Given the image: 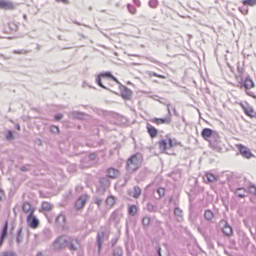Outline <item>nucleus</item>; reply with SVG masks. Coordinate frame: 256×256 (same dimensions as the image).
Here are the masks:
<instances>
[{
  "label": "nucleus",
  "instance_id": "obj_34",
  "mask_svg": "<svg viewBox=\"0 0 256 256\" xmlns=\"http://www.w3.org/2000/svg\"><path fill=\"white\" fill-rule=\"evenodd\" d=\"M242 2L244 6H254L256 5V0H243Z\"/></svg>",
  "mask_w": 256,
  "mask_h": 256
},
{
  "label": "nucleus",
  "instance_id": "obj_18",
  "mask_svg": "<svg viewBox=\"0 0 256 256\" xmlns=\"http://www.w3.org/2000/svg\"><path fill=\"white\" fill-rule=\"evenodd\" d=\"M118 171L112 168H108L106 170V178H115L118 174Z\"/></svg>",
  "mask_w": 256,
  "mask_h": 256
},
{
  "label": "nucleus",
  "instance_id": "obj_64",
  "mask_svg": "<svg viewBox=\"0 0 256 256\" xmlns=\"http://www.w3.org/2000/svg\"><path fill=\"white\" fill-rule=\"evenodd\" d=\"M75 241H76V243H78V239H76V240H75Z\"/></svg>",
  "mask_w": 256,
  "mask_h": 256
},
{
  "label": "nucleus",
  "instance_id": "obj_16",
  "mask_svg": "<svg viewBox=\"0 0 256 256\" xmlns=\"http://www.w3.org/2000/svg\"><path fill=\"white\" fill-rule=\"evenodd\" d=\"M142 190L138 186H134L132 190H129L128 193L130 196H132L135 198H138L141 194Z\"/></svg>",
  "mask_w": 256,
  "mask_h": 256
},
{
  "label": "nucleus",
  "instance_id": "obj_39",
  "mask_svg": "<svg viewBox=\"0 0 256 256\" xmlns=\"http://www.w3.org/2000/svg\"><path fill=\"white\" fill-rule=\"evenodd\" d=\"M113 254L114 256H121L122 254V249L120 248H116L114 250Z\"/></svg>",
  "mask_w": 256,
  "mask_h": 256
},
{
  "label": "nucleus",
  "instance_id": "obj_5",
  "mask_svg": "<svg viewBox=\"0 0 256 256\" xmlns=\"http://www.w3.org/2000/svg\"><path fill=\"white\" fill-rule=\"evenodd\" d=\"M178 144V142L175 139L172 140L171 138H168V145L166 140L162 139L158 142L160 148L163 152H166L168 148L174 147Z\"/></svg>",
  "mask_w": 256,
  "mask_h": 256
},
{
  "label": "nucleus",
  "instance_id": "obj_1",
  "mask_svg": "<svg viewBox=\"0 0 256 256\" xmlns=\"http://www.w3.org/2000/svg\"><path fill=\"white\" fill-rule=\"evenodd\" d=\"M54 246L56 249L68 248L71 251L77 250V248L74 244V238L66 236L58 237L54 242Z\"/></svg>",
  "mask_w": 256,
  "mask_h": 256
},
{
  "label": "nucleus",
  "instance_id": "obj_19",
  "mask_svg": "<svg viewBox=\"0 0 256 256\" xmlns=\"http://www.w3.org/2000/svg\"><path fill=\"white\" fill-rule=\"evenodd\" d=\"M222 232L224 235L230 236L232 234V228L228 224L227 222H226L222 228Z\"/></svg>",
  "mask_w": 256,
  "mask_h": 256
},
{
  "label": "nucleus",
  "instance_id": "obj_15",
  "mask_svg": "<svg viewBox=\"0 0 256 256\" xmlns=\"http://www.w3.org/2000/svg\"><path fill=\"white\" fill-rule=\"evenodd\" d=\"M0 8L4 10H14V4L8 0H0Z\"/></svg>",
  "mask_w": 256,
  "mask_h": 256
},
{
  "label": "nucleus",
  "instance_id": "obj_13",
  "mask_svg": "<svg viewBox=\"0 0 256 256\" xmlns=\"http://www.w3.org/2000/svg\"><path fill=\"white\" fill-rule=\"evenodd\" d=\"M87 198L88 196L86 194L80 196L75 202L76 208L78 210L82 208L84 206Z\"/></svg>",
  "mask_w": 256,
  "mask_h": 256
},
{
  "label": "nucleus",
  "instance_id": "obj_38",
  "mask_svg": "<svg viewBox=\"0 0 256 256\" xmlns=\"http://www.w3.org/2000/svg\"><path fill=\"white\" fill-rule=\"evenodd\" d=\"M101 78L102 77L98 74L96 79V84L101 88H102L106 90H108V88L102 84L101 81Z\"/></svg>",
  "mask_w": 256,
  "mask_h": 256
},
{
  "label": "nucleus",
  "instance_id": "obj_9",
  "mask_svg": "<svg viewBox=\"0 0 256 256\" xmlns=\"http://www.w3.org/2000/svg\"><path fill=\"white\" fill-rule=\"evenodd\" d=\"M110 181L106 177H102L99 180V186L98 190L99 192H104L110 186Z\"/></svg>",
  "mask_w": 256,
  "mask_h": 256
},
{
  "label": "nucleus",
  "instance_id": "obj_25",
  "mask_svg": "<svg viewBox=\"0 0 256 256\" xmlns=\"http://www.w3.org/2000/svg\"><path fill=\"white\" fill-rule=\"evenodd\" d=\"M116 197L112 195H110L106 198V203L108 206L111 207L114 205L116 202Z\"/></svg>",
  "mask_w": 256,
  "mask_h": 256
},
{
  "label": "nucleus",
  "instance_id": "obj_43",
  "mask_svg": "<svg viewBox=\"0 0 256 256\" xmlns=\"http://www.w3.org/2000/svg\"><path fill=\"white\" fill-rule=\"evenodd\" d=\"M249 191L250 193L256 194V186L254 184H250L248 187Z\"/></svg>",
  "mask_w": 256,
  "mask_h": 256
},
{
  "label": "nucleus",
  "instance_id": "obj_24",
  "mask_svg": "<svg viewBox=\"0 0 256 256\" xmlns=\"http://www.w3.org/2000/svg\"><path fill=\"white\" fill-rule=\"evenodd\" d=\"M174 214L176 217L177 220L180 222L182 220L183 212L182 210L178 207H176L174 210Z\"/></svg>",
  "mask_w": 256,
  "mask_h": 256
},
{
  "label": "nucleus",
  "instance_id": "obj_11",
  "mask_svg": "<svg viewBox=\"0 0 256 256\" xmlns=\"http://www.w3.org/2000/svg\"><path fill=\"white\" fill-rule=\"evenodd\" d=\"M106 235V232L102 231L98 232L96 236V244L98 246V254H100L101 248L102 246V241Z\"/></svg>",
  "mask_w": 256,
  "mask_h": 256
},
{
  "label": "nucleus",
  "instance_id": "obj_23",
  "mask_svg": "<svg viewBox=\"0 0 256 256\" xmlns=\"http://www.w3.org/2000/svg\"><path fill=\"white\" fill-rule=\"evenodd\" d=\"M121 217V214L118 210H114L111 214L110 217V220L118 222Z\"/></svg>",
  "mask_w": 256,
  "mask_h": 256
},
{
  "label": "nucleus",
  "instance_id": "obj_53",
  "mask_svg": "<svg viewBox=\"0 0 256 256\" xmlns=\"http://www.w3.org/2000/svg\"><path fill=\"white\" fill-rule=\"evenodd\" d=\"M133 2L138 6H140V0H133Z\"/></svg>",
  "mask_w": 256,
  "mask_h": 256
},
{
  "label": "nucleus",
  "instance_id": "obj_49",
  "mask_svg": "<svg viewBox=\"0 0 256 256\" xmlns=\"http://www.w3.org/2000/svg\"><path fill=\"white\" fill-rule=\"evenodd\" d=\"M28 52V50H14V53L16 54H26Z\"/></svg>",
  "mask_w": 256,
  "mask_h": 256
},
{
  "label": "nucleus",
  "instance_id": "obj_58",
  "mask_svg": "<svg viewBox=\"0 0 256 256\" xmlns=\"http://www.w3.org/2000/svg\"><path fill=\"white\" fill-rule=\"evenodd\" d=\"M36 256H42V252H38L36 254Z\"/></svg>",
  "mask_w": 256,
  "mask_h": 256
},
{
  "label": "nucleus",
  "instance_id": "obj_8",
  "mask_svg": "<svg viewBox=\"0 0 256 256\" xmlns=\"http://www.w3.org/2000/svg\"><path fill=\"white\" fill-rule=\"evenodd\" d=\"M28 225L32 228H37L39 224V221L37 218L34 215V210H32L26 218Z\"/></svg>",
  "mask_w": 256,
  "mask_h": 256
},
{
  "label": "nucleus",
  "instance_id": "obj_47",
  "mask_svg": "<svg viewBox=\"0 0 256 256\" xmlns=\"http://www.w3.org/2000/svg\"><path fill=\"white\" fill-rule=\"evenodd\" d=\"M150 75L151 76H156V77H158V78H166V76H164V75H161V74H156V72H150Z\"/></svg>",
  "mask_w": 256,
  "mask_h": 256
},
{
  "label": "nucleus",
  "instance_id": "obj_28",
  "mask_svg": "<svg viewBox=\"0 0 256 256\" xmlns=\"http://www.w3.org/2000/svg\"><path fill=\"white\" fill-rule=\"evenodd\" d=\"M214 217V214L212 211L209 210H205L204 218L206 220H211Z\"/></svg>",
  "mask_w": 256,
  "mask_h": 256
},
{
  "label": "nucleus",
  "instance_id": "obj_52",
  "mask_svg": "<svg viewBox=\"0 0 256 256\" xmlns=\"http://www.w3.org/2000/svg\"><path fill=\"white\" fill-rule=\"evenodd\" d=\"M20 170L22 172H26L28 170V168L26 166H20Z\"/></svg>",
  "mask_w": 256,
  "mask_h": 256
},
{
  "label": "nucleus",
  "instance_id": "obj_56",
  "mask_svg": "<svg viewBox=\"0 0 256 256\" xmlns=\"http://www.w3.org/2000/svg\"><path fill=\"white\" fill-rule=\"evenodd\" d=\"M4 194V192L2 190H0V200H2V196Z\"/></svg>",
  "mask_w": 256,
  "mask_h": 256
},
{
  "label": "nucleus",
  "instance_id": "obj_4",
  "mask_svg": "<svg viewBox=\"0 0 256 256\" xmlns=\"http://www.w3.org/2000/svg\"><path fill=\"white\" fill-rule=\"evenodd\" d=\"M208 142L210 148L216 151L220 152L222 150V144L219 134L217 132L213 134L212 136Z\"/></svg>",
  "mask_w": 256,
  "mask_h": 256
},
{
  "label": "nucleus",
  "instance_id": "obj_42",
  "mask_svg": "<svg viewBox=\"0 0 256 256\" xmlns=\"http://www.w3.org/2000/svg\"><path fill=\"white\" fill-rule=\"evenodd\" d=\"M0 256H16V254L11 251H6L3 252Z\"/></svg>",
  "mask_w": 256,
  "mask_h": 256
},
{
  "label": "nucleus",
  "instance_id": "obj_36",
  "mask_svg": "<svg viewBox=\"0 0 256 256\" xmlns=\"http://www.w3.org/2000/svg\"><path fill=\"white\" fill-rule=\"evenodd\" d=\"M42 208L43 210H44L46 211H50L51 210L52 206L48 202H43L42 203Z\"/></svg>",
  "mask_w": 256,
  "mask_h": 256
},
{
  "label": "nucleus",
  "instance_id": "obj_29",
  "mask_svg": "<svg viewBox=\"0 0 256 256\" xmlns=\"http://www.w3.org/2000/svg\"><path fill=\"white\" fill-rule=\"evenodd\" d=\"M22 228L20 227L18 228L17 234H16V242L17 244H20L22 240Z\"/></svg>",
  "mask_w": 256,
  "mask_h": 256
},
{
  "label": "nucleus",
  "instance_id": "obj_40",
  "mask_svg": "<svg viewBox=\"0 0 256 256\" xmlns=\"http://www.w3.org/2000/svg\"><path fill=\"white\" fill-rule=\"evenodd\" d=\"M158 4V1L157 0H150L148 4L150 7L152 8H155L157 6Z\"/></svg>",
  "mask_w": 256,
  "mask_h": 256
},
{
  "label": "nucleus",
  "instance_id": "obj_51",
  "mask_svg": "<svg viewBox=\"0 0 256 256\" xmlns=\"http://www.w3.org/2000/svg\"><path fill=\"white\" fill-rule=\"evenodd\" d=\"M157 254L158 256H162L161 254V248L159 246H156V247Z\"/></svg>",
  "mask_w": 256,
  "mask_h": 256
},
{
  "label": "nucleus",
  "instance_id": "obj_62",
  "mask_svg": "<svg viewBox=\"0 0 256 256\" xmlns=\"http://www.w3.org/2000/svg\"><path fill=\"white\" fill-rule=\"evenodd\" d=\"M150 61H151V62H156V60H152V59L150 60Z\"/></svg>",
  "mask_w": 256,
  "mask_h": 256
},
{
  "label": "nucleus",
  "instance_id": "obj_26",
  "mask_svg": "<svg viewBox=\"0 0 256 256\" xmlns=\"http://www.w3.org/2000/svg\"><path fill=\"white\" fill-rule=\"evenodd\" d=\"M138 212V208L134 205L129 206L128 208V214L131 216H134Z\"/></svg>",
  "mask_w": 256,
  "mask_h": 256
},
{
  "label": "nucleus",
  "instance_id": "obj_35",
  "mask_svg": "<svg viewBox=\"0 0 256 256\" xmlns=\"http://www.w3.org/2000/svg\"><path fill=\"white\" fill-rule=\"evenodd\" d=\"M93 200L94 202L98 205V208H100L103 203L102 200L96 196H94L93 198Z\"/></svg>",
  "mask_w": 256,
  "mask_h": 256
},
{
  "label": "nucleus",
  "instance_id": "obj_30",
  "mask_svg": "<svg viewBox=\"0 0 256 256\" xmlns=\"http://www.w3.org/2000/svg\"><path fill=\"white\" fill-rule=\"evenodd\" d=\"M8 222H6L4 226V227L2 228V232L0 235V236L4 238H6V237L8 234Z\"/></svg>",
  "mask_w": 256,
  "mask_h": 256
},
{
  "label": "nucleus",
  "instance_id": "obj_33",
  "mask_svg": "<svg viewBox=\"0 0 256 256\" xmlns=\"http://www.w3.org/2000/svg\"><path fill=\"white\" fill-rule=\"evenodd\" d=\"M150 221V218L149 216H144L143 218L142 219V224L143 225V226L146 227V226H148L149 225Z\"/></svg>",
  "mask_w": 256,
  "mask_h": 256
},
{
  "label": "nucleus",
  "instance_id": "obj_48",
  "mask_svg": "<svg viewBox=\"0 0 256 256\" xmlns=\"http://www.w3.org/2000/svg\"><path fill=\"white\" fill-rule=\"evenodd\" d=\"M12 138H13L12 132L10 130H8L6 135V139L10 140L11 139H12Z\"/></svg>",
  "mask_w": 256,
  "mask_h": 256
},
{
  "label": "nucleus",
  "instance_id": "obj_31",
  "mask_svg": "<svg viewBox=\"0 0 256 256\" xmlns=\"http://www.w3.org/2000/svg\"><path fill=\"white\" fill-rule=\"evenodd\" d=\"M244 112L247 116H250L251 118L254 117L256 116V113L251 108H245Z\"/></svg>",
  "mask_w": 256,
  "mask_h": 256
},
{
  "label": "nucleus",
  "instance_id": "obj_7",
  "mask_svg": "<svg viewBox=\"0 0 256 256\" xmlns=\"http://www.w3.org/2000/svg\"><path fill=\"white\" fill-rule=\"evenodd\" d=\"M230 188L232 192L240 198H242L245 196L246 191L244 188L240 187L238 184H232L231 182H230Z\"/></svg>",
  "mask_w": 256,
  "mask_h": 256
},
{
  "label": "nucleus",
  "instance_id": "obj_50",
  "mask_svg": "<svg viewBox=\"0 0 256 256\" xmlns=\"http://www.w3.org/2000/svg\"><path fill=\"white\" fill-rule=\"evenodd\" d=\"M62 114H57L54 116V120H59L62 118Z\"/></svg>",
  "mask_w": 256,
  "mask_h": 256
},
{
  "label": "nucleus",
  "instance_id": "obj_55",
  "mask_svg": "<svg viewBox=\"0 0 256 256\" xmlns=\"http://www.w3.org/2000/svg\"><path fill=\"white\" fill-rule=\"evenodd\" d=\"M172 110H173L174 115L178 116V114L175 108H173Z\"/></svg>",
  "mask_w": 256,
  "mask_h": 256
},
{
  "label": "nucleus",
  "instance_id": "obj_6",
  "mask_svg": "<svg viewBox=\"0 0 256 256\" xmlns=\"http://www.w3.org/2000/svg\"><path fill=\"white\" fill-rule=\"evenodd\" d=\"M167 110L168 112V116L164 118H155L152 120V122L156 124H170L172 122L171 118V112L170 110V104H167Z\"/></svg>",
  "mask_w": 256,
  "mask_h": 256
},
{
  "label": "nucleus",
  "instance_id": "obj_14",
  "mask_svg": "<svg viewBox=\"0 0 256 256\" xmlns=\"http://www.w3.org/2000/svg\"><path fill=\"white\" fill-rule=\"evenodd\" d=\"M216 132L210 128H204L202 130L201 135L204 140L208 141Z\"/></svg>",
  "mask_w": 256,
  "mask_h": 256
},
{
  "label": "nucleus",
  "instance_id": "obj_44",
  "mask_svg": "<svg viewBox=\"0 0 256 256\" xmlns=\"http://www.w3.org/2000/svg\"><path fill=\"white\" fill-rule=\"evenodd\" d=\"M240 11L244 14H246L248 12V10L246 6H243L239 8Z\"/></svg>",
  "mask_w": 256,
  "mask_h": 256
},
{
  "label": "nucleus",
  "instance_id": "obj_61",
  "mask_svg": "<svg viewBox=\"0 0 256 256\" xmlns=\"http://www.w3.org/2000/svg\"><path fill=\"white\" fill-rule=\"evenodd\" d=\"M23 17H24V20H26V15H24Z\"/></svg>",
  "mask_w": 256,
  "mask_h": 256
},
{
  "label": "nucleus",
  "instance_id": "obj_41",
  "mask_svg": "<svg viewBox=\"0 0 256 256\" xmlns=\"http://www.w3.org/2000/svg\"><path fill=\"white\" fill-rule=\"evenodd\" d=\"M128 9L131 14H134L136 13V8L133 5L128 4Z\"/></svg>",
  "mask_w": 256,
  "mask_h": 256
},
{
  "label": "nucleus",
  "instance_id": "obj_3",
  "mask_svg": "<svg viewBox=\"0 0 256 256\" xmlns=\"http://www.w3.org/2000/svg\"><path fill=\"white\" fill-rule=\"evenodd\" d=\"M240 88H245V92L248 95L253 98H256V96L249 90L254 86V83L249 76H247L244 80L242 79L240 82Z\"/></svg>",
  "mask_w": 256,
  "mask_h": 256
},
{
  "label": "nucleus",
  "instance_id": "obj_46",
  "mask_svg": "<svg viewBox=\"0 0 256 256\" xmlns=\"http://www.w3.org/2000/svg\"><path fill=\"white\" fill-rule=\"evenodd\" d=\"M146 208L149 212H154L155 209L154 206L151 203L148 204Z\"/></svg>",
  "mask_w": 256,
  "mask_h": 256
},
{
  "label": "nucleus",
  "instance_id": "obj_10",
  "mask_svg": "<svg viewBox=\"0 0 256 256\" xmlns=\"http://www.w3.org/2000/svg\"><path fill=\"white\" fill-rule=\"evenodd\" d=\"M238 148L240 154L244 158H250L254 156V154L251 152L250 150L242 144H238Z\"/></svg>",
  "mask_w": 256,
  "mask_h": 256
},
{
  "label": "nucleus",
  "instance_id": "obj_37",
  "mask_svg": "<svg viewBox=\"0 0 256 256\" xmlns=\"http://www.w3.org/2000/svg\"><path fill=\"white\" fill-rule=\"evenodd\" d=\"M156 192L159 196L158 198H162L165 194V189L163 188H158Z\"/></svg>",
  "mask_w": 256,
  "mask_h": 256
},
{
  "label": "nucleus",
  "instance_id": "obj_54",
  "mask_svg": "<svg viewBox=\"0 0 256 256\" xmlns=\"http://www.w3.org/2000/svg\"><path fill=\"white\" fill-rule=\"evenodd\" d=\"M58 2H62L64 4H68V0H56Z\"/></svg>",
  "mask_w": 256,
  "mask_h": 256
},
{
  "label": "nucleus",
  "instance_id": "obj_59",
  "mask_svg": "<svg viewBox=\"0 0 256 256\" xmlns=\"http://www.w3.org/2000/svg\"><path fill=\"white\" fill-rule=\"evenodd\" d=\"M94 154H92L90 155V158H91L92 159L94 158Z\"/></svg>",
  "mask_w": 256,
  "mask_h": 256
},
{
  "label": "nucleus",
  "instance_id": "obj_60",
  "mask_svg": "<svg viewBox=\"0 0 256 256\" xmlns=\"http://www.w3.org/2000/svg\"><path fill=\"white\" fill-rule=\"evenodd\" d=\"M0 56L4 58H6V57L2 54H0Z\"/></svg>",
  "mask_w": 256,
  "mask_h": 256
},
{
  "label": "nucleus",
  "instance_id": "obj_12",
  "mask_svg": "<svg viewBox=\"0 0 256 256\" xmlns=\"http://www.w3.org/2000/svg\"><path fill=\"white\" fill-rule=\"evenodd\" d=\"M120 93L122 97L124 100H130L132 95V90L124 86H121Z\"/></svg>",
  "mask_w": 256,
  "mask_h": 256
},
{
  "label": "nucleus",
  "instance_id": "obj_27",
  "mask_svg": "<svg viewBox=\"0 0 256 256\" xmlns=\"http://www.w3.org/2000/svg\"><path fill=\"white\" fill-rule=\"evenodd\" d=\"M22 210L24 212H30L32 210L34 211V209L32 207V206L27 202H24L22 206Z\"/></svg>",
  "mask_w": 256,
  "mask_h": 256
},
{
  "label": "nucleus",
  "instance_id": "obj_57",
  "mask_svg": "<svg viewBox=\"0 0 256 256\" xmlns=\"http://www.w3.org/2000/svg\"><path fill=\"white\" fill-rule=\"evenodd\" d=\"M16 128L18 130H20V126L18 124H16Z\"/></svg>",
  "mask_w": 256,
  "mask_h": 256
},
{
  "label": "nucleus",
  "instance_id": "obj_17",
  "mask_svg": "<svg viewBox=\"0 0 256 256\" xmlns=\"http://www.w3.org/2000/svg\"><path fill=\"white\" fill-rule=\"evenodd\" d=\"M146 128L148 133L152 138H155L158 134V130L150 124H147Z\"/></svg>",
  "mask_w": 256,
  "mask_h": 256
},
{
  "label": "nucleus",
  "instance_id": "obj_21",
  "mask_svg": "<svg viewBox=\"0 0 256 256\" xmlns=\"http://www.w3.org/2000/svg\"><path fill=\"white\" fill-rule=\"evenodd\" d=\"M101 77L104 78L108 77L110 78L112 80L116 82L117 84H120V82L118 79L114 76L112 73L110 72H102L98 74Z\"/></svg>",
  "mask_w": 256,
  "mask_h": 256
},
{
  "label": "nucleus",
  "instance_id": "obj_20",
  "mask_svg": "<svg viewBox=\"0 0 256 256\" xmlns=\"http://www.w3.org/2000/svg\"><path fill=\"white\" fill-rule=\"evenodd\" d=\"M148 172V168H144L139 173L136 177V180L138 181H142L144 180L146 178Z\"/></svg>",
  "mask_w": 256,
  "mask_h": 256
},
{
  "label": "nucleus",
  "instance_id": "obj_63",
  "mask_svg": "<svg viewBox=\"0 0 256 256\" xmlns=\"http://www.w3.org/2000/svg\"><path fill=\"white\" fill-rule=\"evenodd\" d=\"M182 120L184 122H185V119H184V117H182Z\"/></svg>",
  "mask_w": 256,
  "mask_h": 256
},
{
  "label": "nucleus",
  "instance_id": "obj_22",
  "mask_svg": "<svg viewBox=\"0 0 256 256\" xmlns=\"http://www.w3.org/2000/svg\"><path fill=\"white\" fill-rule=\"evenodd\" d=\"M217 176L210 172H206L205 174L204 180L206 182H213L216 180Z\"/></svg>",
  "mask_w": 256,
  "mask_h": 256
},
{
  "label": "nucleus",
  "instance_id": "obj_2",
  "mask_svg": "<svg viewBox=\"0 0 256 256\" xmlns=\"http://www.w3.org/2000/svg\"><path fill=\"white\" fill-rule=\"evenodd\" d=\"M142 161V156L140 153L131 156L127 160L126 170L129 173H132L138 170Z\"/></svg>",
  "mask_w": 256,
  "mask_h": 256
},
{
  "label": "nucleus",
  "instance_id": "obj_32",
  "mask_svg": "<svg viewBox=\"0 0 256 256\" xmlns=\"http://www.w3.org/2000/svg\"><path fill=\"white\" fill-rule=\"evenodd\" d=\"M72 115L74 118L78 119H82L84 117V114L82 112L74 111L72 112Z\"/></svg>",
  "mask_w": 256,
  "mask_h": 256
},
{
  "label": "nucleus",
  "instance_id": "obj_45",
  "mask_svg": "<svg viewBox=\"0 0 256 256\" xmlns=\"http://www.w3.org/2000/svg\"><path fill=\"white\" fill-rule=\"evenodd\" d=\"M50 131L52 133L56 134L58 132L59 128L57 126H50Z\"/></svg>",
  "mask_w": 256,
  "mask_h": 256
}]
</instances>
